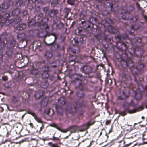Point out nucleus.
Listing matches in <instances>:
<instances>
[{"label":"nucleus","instance_id":"9b49d317","mask_svg":"<svg viewBox=\"0 0 147 147\" xmlns=\"http://www.w3.org/2000/svg\"><path fill=\"white\" fill-rule=\"evenodd\" d=\"M68 129H71V131L73 132H74L78 129V127L76 126H71L69 127Z\"/></svg>","mask_w":147,"mask_h":147},{"label":"nucleus","instance_id":"79ce46f5","mask_svg":"<svg viewBox=\"0 0 147 147\" xmlns=\"http://www.w3.org/2000/svg\"><path fill=\"white\" fill-rule=\"evenodd\" d=\"M5 73H1V74H4Z\"/></svg>","mask_w":147,"mask_h":147},{"label":"nucleus","instance_id":"2eb2a0df","mask_svg":"<svg viewBox=\"0 0 147 147\" xmlns=\"http://www.w3.org/2000/svg\"><path fill=\"white\" fill-rule=\"evenodd\" d=\"M26 27V24L24 23H23L20 25L19 26V27L18 28V29H19L20 30H22L25 29Z\"/></svg>","mask_w":147,"mask_h":147},{"label":"nucleus","instance_id":"7ed1b4c3","mask_svg":"<svg viewBox=\"0 0 147 147\" xmlns=\"http://www.w3.org/2000/svg\"><path fill=\"white\" fill-rule=\"evenodd\" d=\"M9 16V15L8 13H4L3 15L2 14L0 16V26L2 25Z\"/></svg>","mask_w":147,"mask_h":147},{"label":"nucleus","instance_id":"5701e85b","mask_svg":"<svg viewBox=\"0 0 147 147\" xmlns=\"http://www.w3.org/2000/svg\"><path fill=\"white\" fill-rule=\"evenodd\" d=\"M143 138L144 139H147V132L144 133L143 135Z\"/></svg>","mask_w":147,"mask_h":147},{"label":"nucleus","instance_id":"7c9ffc66","mask_svg":"<svg viewBox=\"0 0 147 147\" xmlns=\"http://www.w3.org/2000/svg\"><path fill=\"white\" fill-rule=\"evenodd\" d=\"M136 5L138 8L139 9H140V7L139 4L138 3H137Z\"/></svg>","mask_w":147,"mask_h":147},{"label":"nucleus","instance_id":"f3484780","mask_svg":"<svg viewBox=\"0 0 147 147\" xmlns=\"http://www.w3.org/2000/svg\"><path fill=\"white\" fill-rule=\"evenodd\" d=\"M94 123V122H89L87 124H86L84 126V127H85L84 128L85 129H88L90 125H92Z\"/></svg>","mask_w":147,"mask_h":147},{"label":"nucleus","instance_id":"b1692460","mask_svg":"<svg viewBox=\"0 0 147 147\" xmlns=\"http://www.w3.org/2000/svg\"><path fill=\"white\" fill-rule=\"evenodd\" d=\"M50 13H53V15H54L57 13V11L55 10H53L51 11Z\"/></svg>","mask_w":147,"mask_h":147},{"label":"nucleus","instance_id":"f704fd0d","mask_svg":"<svg viewBox=\"0 0 147 147\" xmlns=\"http://www.w3.org/2000/svg\"><path fill=\"white\" fill-rule=\"evenodd\" d=\"M141 118H142V119L143 120L144 119V118H145L144 117V116H142Z\"/></svg>","mask_w":147,"mask_h":147},{"label":"nucleus","instance_id":"f8f14e48","mask_svg":"<svg viewBox=\"0 0 147 147\" xmlns=\"http://www.w3.org/2000/svg\"><path fill=\"white\" fill-rule=\"evenodd\" d=\"M48 144L50 147H60L58 146L57 143H53L51 142H49L48 143Z\"/></svg>","mask_w":147,"mask_h":147},{"label":"nucleus","instance_id":"dca6fc26","mask_svg":"<svg viewBox=\"0 0 147 147\" xmlns=\"http://www.w3.org/2000/svg\"><path fill=\"white\" fill-rule=\"evenodd\" d=\"M84 77L82 76L81 75H79L77 76V77H75V79L76 80H82L83 79H84Z\"/></svg>","mask_w":147,"mask_h":147},{"label":"nucleus","instance_id":"c85d7f7f","mask_svg":"<svg viewBox=\"0 0 147 147\" xmlns=\"http://www.w3.org/2000/svg\"><path fill=\"white\" fill-rule=\"evenodd\" d=\"M48 7H45L43 9V10L45 11H48Z\"/></svg>","mask_w":147,"mask_h":147},{"label":"nucleus","instance_id":"bb28decb","mask_svg":"<svg viewBox=\"0 0 147 147\" xmlns=\"http://www.w3.org/2000/svg\"><path fill=\"white\" fill-rule=\"evenodd\" d=\"M125 111H124L120 112V115L122 116H125V115L126 114V113H125Z\"/></svg>","mask_w":147,"mask_h":147},{"label":"nucleus","instance_id":"f03ea898","mask_svg":"<svg viewBox=\"0 0 147 147\" xmlns=\"http://www.w3.org/2000/svg\"><path fill=\"white\" fill-rule=\"evenodd\" d=\"M7 34L6 33H4L0 37V49H4L5 47L7 42L6 38Z\"/></svg>","mask_w":147,"mask_h":147},{"label":"nucleus","instance_id":"c756f323","mask_svg":"<svg viewBox=\"0 0 147 147\" xmlns=\"http://www.w3.org/2000/svg\"><path fill=\"white\" fill-rule=\"evenodd\" d=\"M143 18H144V19H145V20H146V21H147V16L146 15H143Z\"/></svg>","mask_w":147,"mask_h":147},{"label":"nucleus","instance_id":"4be33fe9","mask_svg":"<svg viewBox=\"0 0 147 147\" xmlns=\"http://www.w3.org/2000/svg\"><path fill=\"white\" fill-rule=\"evenodd\" d=\"M51 139L54 141H58L59 140V138H58L55 137L54 136L52 138H51Z\"/></svg>","mask_w":147,"mask_h":147},{"label":"nucleus","instance_id":"72a5a7b5","mask_svg":"<svg viewBox=\"0 0 147 147\" xmlns=\"http://www.w3.org/2000/svg\"><path fill=\"white\" fill-rule=\"evenodd\" d=\"M88 144H89V145L88 146H87V147H89L91 146V142H88Z\"/></svg>","mask_w":147,"mask_h":147},{"label":"nucleus","instance_id":"ea45409f","mask_svg":"<svg viewBox=\"0 0 147 147\" xmlns=\"http://www.w3.org/2000/svg\"><path fill=\"white\" fill-rule=\"evenodd\" d=\"M78 95L79 97H82L83 96V95L82 96H80L79 94H78Z\"/></svg>","mask_w":147,"mask_h":147},{"label":"nucleus","instance_id":"393cba45","mask_svg":"<svg viewBox=\"0 0 147 147\" xmlns=\"http://www.w3.org/2000/svg\"><path fill=\"white\" fill-rule=\"evenodd\" d=\"M136 97L138 99H140L141 98V96L140 94H136Z\"/></svg>","mask_w":147,"mask_h":147},{"label":"nucleus","instance_id":"ddd939ff","mask_svg":"<svg viewBox=\"0 0 147 147\" xmlns=\"http://www.w3.org/2000/svg\"><path fill=\"white\" fill-rule=\"evenodd\" d=\"M13 50L11 49H8L6 52V54L8 56H11L12 54Z\"/></svg>","mask_w":147,"mask_h":147},{"label":"nucleus","instance_id":"58836bf2","mask_svg":"<svg viewBox=\"0 0 147 147\" xmlns=\"http://www.w3.org/2000/svg\"><path fill=\"white\" fill-rule=\"evenodd\" d=\"M144 10H142V13H144Z\"/></svg>","mask_w":147,"mask_h":147},{"label":"nucleus","instance_id":"c9c22d12","mask_svg":"<svg viewBox=\"0 0 147 147\" xmlns=\"http://www.w3.org/2000/svg\"><path fill=\"white\" fill-rule=\"evenodd\" d=\"M79 50H76L74 52L75 53H76L78 52Z\"/></svg>","mask_w":147,"mask_h":147},{"label":"nucleus","instance_id":"2f4dec72","mask_svg":"<svg viewBox=\"0 0 147 147\" xmlns=\"http://www.w3.org/2000/svg\"><path fill=\"white\" fill-rule=\"evenodd\" d=\"M29 125H30V126H31V127L32 128H33V124L32 123H30V124H29Z\"/></svg>","mask_w":147,"mask_h":147},{"label":"nucleus","instance_id":"39448f33","mask_svg":"<svg viewBox=\"0 0 147 147\" xmlns=\"http://www.w3.org/2000/svg\"><path fill=\"white\" fill-rule=\"evenodd\" d=\"M50 126L56 128L58 130L62 132L66 133L68 131V129L62 130L58 125L54 123L51 124Z\"/></svg>","mask_w":147,"mask_h":147},{"label":"nucleus","instance_id":"412c9836","mask_svg":"<svg viewBox=\"0 0 147 147\" xmlns=\"http://www.w3.org/2000/svg\"><path fill=\"white\" fill-rule=\"evenodd\" d=\"M50 111V109L49 108H47L45 109V112L47 114L49 115Z\"/></svg>","mask_w":147,"mask_h":147},{"label":"nucleus","instance_id":"a18cd8bd","mask_svg":"<svg viewBox=\"0 0 147 147\" xmlns=\"http://www.w3.org/2000/svg\"><path fill=\"white\" fill-rule=\"evenodd\" d=\"M84 131V130H82V131Z\"/></svg>","mask_w":147,"mask_h":147},{"label":"nucleus","instance_id":"0eeeda50","mask_svg":"<svg viewBox=\"0 0 147 147\" xmlns=\"http://www.w3.org/2000/svg\"><path fill=\"white\" fill-rule=\"evenodd\" d=\"M65 103V100L64 98H61L60 99H58V104L59 106L61 107Z\"/></svg>","mask_w":147,"mask_h":147},{"label":"nucleus","instance_id":"1a4fd4ad","mask_svg":"<svg viewBox=\"0 0 147 147\" xmlns=\"http://www.w3.org/2000/svg\"><path fill=\"white\" fill-rule=\"evenodd\" d=\"M32 115H33L35 119L38 123H42V121L41 118L35 115L34 113H32Z\"/></svg>","mask_w":147,"mask_h":147},{"label":"nucleus","instance_id":"6ab92c4d","mask_svg":"<svg viewBox=\"0 0 147 147\" xmlns=\"http://www.w3.org/2000/svg\"><path fill=\"white\" fill-rule=\"evenodd\" d=\"M76 0H68V3L71 5H73L74 4V2Z\"/></svg>","mask_w":147,"mask_h":147},{"label":"nucleus","instance_id":"a878e982","mask_svg":"<svg viewBox=\"0 0 147 147\" xmlns=\"http://www.w3.org/2000/svg\"><path fill=\"white\" fill-rule=\"evenodd\" d=\"M2 79L3 80L6 81L8 79V78L6 76H4L2 77Z\"/></svg>","mask_w":147,"mask_h":147},{"label":"nucleus","instance_id":"9d476101","mask_svg":"<svg viewBox=\"0 0 147 147\" xmlns=\"http://www.w3.org/2000/svg\"><path fill=\"white\" fill-rule=\"evenodd\" d=\"M9 5L8 3H4L2 4L0 7V10L1 8L4 9H7L9 7Z\"/></svg>","mask_w":147,"mask_h":147},{"label":"nucleus","instance_id":"e433bc0d","mask_svg":"<svg viewBox=\"0 0 147 147\" xmlns=\"http://www.w3.org/2000/svg\"><path fill=\"white\" fill-rule=\"evenodd\" d=\"M99 133H100V135H99V136H100L102 134V131H101Z\"/></svg>","mask_w":147,"mask_h":147},{"label":"nucleus","instance_id":"f257e3e1","mask_svg":"<svg viewBox=\"0 0 147 147\" xmlns=\"http://www.w3.org/2000/svg\"><path fill=\"white\" fill-rule=\"evenodd\" d=\"M129 104L127 102H125L124 104V107L125 111H128L129 113L131 114L135 113L137 111H139L142 110L143 109V107L141 106L137 109H134L132 110L129 109Z\"/></svg>","mask_w":147,"mask_h":147},{"label":"nucleus","instance_id":"de8ad7c7","mask_svg":"<svg viewBox=\"0 0 147 147\" xmlns=\"http://www.w3.org/2000/svg\"><path fill=\"white\" fill-rule=\"evenodd\" d=\"M1 57H2V56L1 55Z\"/></svg>","mask_w":147,"mask_h":147},{"label":"nucleus","instance_id":"aec40b11","mask_svg":"<svg viewBox=\"0 0 147 147\" xmlns=\"http://www.w3.org/2000/svg\"><path fill=\"white\" fill-rule=\"evenodd\" d=\"M58 3V1L57 0L54 1L51 3V4L53 6H55Z\"/></svg>","mask_w":147,"mask_h":147},{"label":"nucleus","instance_id":"cd10ccee","mask_svg":"<svg viewBox=\"0 0 147 147\" xmlns=\"http://www.w3.org/2000/svg\"><path fill=\"white\" fill-rule=\"evenodd\" d=\"M135 137V135L134 134L133 136H130L128 137H127V138H130V139H131L134 138V137Z\"/></svg>","mask_w":147,"mask_h":147},{"label":"nucleus","instance_id":"37998d69","mask_svg":"<svg viewBox=\"0 0 147 147\" xmlns=\"http://www.w3.org/2000/svg\"><path fill=\"white\" fill-rule=\"evenodd\" d=\"M37 93H36V96L37 95Z\"/></svg>","mask_w":147,"mask_h":147},{"label":"nucleus","instance_id":"20e7f679","mask_svg":"<svg viewBox=\"0 0 147 147\" xmlns=\"http://www.w3.org/2000/svg\"><path fill=\"white\" fill-rule=\"evenodd\" d=\"M92 68L89 66H84L82 68L84 72L86 74H88L92 72Z\"/></svg>","mask_w":147,"mask_h":147},{"label":"nucleus","instance_id":"6e6552de","mask_svg":"<svg viewBox=\"0 0 147 147\" xmlns=\"http://www.w3.org/2000/svg\"><path fill=\"white\" fill-rule=\"evenodd\" d=\"M53 55L52 53L50 51L46 52L45 54V56L47 59H49L51 58Z\"/></svg>","mask_w":147,"mask_h":147},{"label":"nucleus","instance_id":"4c0bfd02","mask_svg":"<svg viewBox=\"0 0 147 147\" xmlns=\"http://www.w3.org/2000/svg\"><path fill=\"white\" fill-rule=\"evenodd\" d=\"M51 0H47V2H50Z\"/></svg>","mask_w":147,"mask_h":147},{"label":"nucleus","instance_id":"423d86ee","mask_svg":"<svg viewBox=\"0 0 147 147\" xmlns=\"http://www.w3.org/2000/svg\"><path fill=\"white\" fill-rule=\"evenodd\" d=\"M128 96L124 91L120 93V96L118 97V99L119 100H124L127 98Z\"/></svg>","mask_w":147,"mask_h":147},{"label":"nucleus","instance_id":"4468645a","mask_svg":"<svg viewBox=\"0 0 147 147\" xmlns=\"http://www.w3.org/2000/svg\"><path fill=\"white\" fill-rule=\"evenodd\" d=\"M20 12V10L18 9H16L12 11V14L14 16L18 15Z\"/></svg>","mask_w":147,"mask_h":147},{"label":"nucleus","instance_id":"473e14b6","mask_svg":"<svg viewBox=\"0 0 147 147\" xmlns=\"http://www.w3.org/2000/svg\"><path fill=\"white\" fill-rule=\"evenodd\" d=\"M3 107H0V110H1V111H3Z\"/></svg>","mask_w":147,"mask_h":147},{"label":"nucleus","instance_id":"a19ab883","mask_svg":"<svg viewBox=\"0 0 147 147\" xmlns=\"http://www.w3.org/2000/svg\"><path fill=\"white\" fill-rule=\"evenodd\" d=\"M146 108H147V105H146Z\"/></svg>","mask_w":147,"mask_h":147},{"label":"nucleus","instance_id":"c03bdc74","mask_svg":"<svg viewBox=\"0 0 147 147\" xmlns=\"http://www.w3.org/2000/svg\"><path fill=\"white\" fill-rule=\"evenodd\" d=\"M106 135L107 136V137H108V136H107V134H106Z\"/></svg>","mask_w":147,"mask_h":147},{"label":"nucleus","instance_id":"a211bd4d","mask_svg":"<svg viewBox=\"0 0 147 147\" xmlns=\"http://www.w3.org/2000/svg\"><path fill=\"white\" fill-rule=\"evenodd\" d=\"M125 129L127 131H130L131 130V126L129 125H126L125 126Z\"/></svg>","mask_w":147,"mask_h":147},{"label":"nucleus","instance_id":"49530a36","mask_svg":"<svg viewBox=\"0 0 147 147\" xmlns=\"http://www.w3.org/2000/svg\"><path fill=\"white\" fill-rule=\"evenodd\" d=\"M116 113H116H116H115V114H116Z\"/></svg>","mask_w":147,"mask_h":147}]
</instances>
